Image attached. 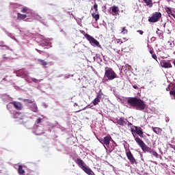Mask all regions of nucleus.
<instances>
[{"mask_svg":"<svg viewBox=\"0 0 175 175\" xmlns=\"http://www.w3.org/2000/svg\"><path fill=\"white\" fill-rule=\"evenodd\" d=\"M10 7L13 8L14 9H21V13H25L23 14L18 12L17 20H25V21L31 23V21H33L34 19H36L40 21L41 24H43V25L47 27V23L46 21L40 16L38 14H36L33 10L27 7L23 8V6L21 5L14 3H11Z\"/></svg>","mask_w":175,"mask_h":175,"instance_id":"nucleus-1","label":"nucleus"},{"mask_svg":"<svg viewBox=\"0 0 175 175\" xmlns=\"http://www.w3.org/2000/svg\"><path fill=\"white\" fill-rule=\"evenodd\" d=\"M131 132L135 139V141L138 144V146L142 148V151L144 152H148L149 154H151L152 157H154V158H160L161 159L162 157L161 155H159L158 153L154 150V149L148 147L142 139L139 137H144V133L143 132V129L142 127H138L137 126H133V128L131 129ZM136 135H138L139 137H136Z\"/></svg>","mask_w":175,"mask_h":175,"instance_id":"nucleus-2","label":"nucleus"},{"mask_svg":"<svg viewBox=\"0 0 175 175\" xmlns=\"http://www.w3.org/2000/svg\"><path fill=\"white\" fill-rule=\"evenodd\" d=\"M124 106L128 107V104L131 107H137L138 110H144L146 109V103L140 98L136 97H129L127 98L126 103L123 101Z\"/></svg>","mask_w":175,"mask_h":175,"instance_id":"nucleus-3","label":"nucleus"},{"mask_svg":"<svg viewBox=\"0 0 175 175\" xmlns=\"http://www.w3.org/2000/svg\"><path fill=\"white\" fill-rule=\"evenodd\" d=\"M114 79H117L116 72L113 70V68L106 67L103 81H111V80H114Z\"/></svg>","mask_w":175,"mask_h":175,"instance_id":"nucleus-4","label":"nucleus"},{"mask_svg":"<svg viewBox=\"0 0 175 175\" xmlns=\"http://www.w3.org/2000/svg\"><path fill=\"white\" fill-rule=\"evenodd\" d=\"M77 165H78L79 167L83 170L86 174L88 175H95V173L93 172L92 170H91L88 167H85V163H84V161L81 159H77L76 161Z\"/></svg>","mask_w":175,"mask_h":175,"instance_id":"nucleus-5","label":"nucleus"},{"mask_svg":"<svg viewBox=\"0 0 175 175\" xmlns=\"http://www.w3.org/2000/svg\"><path fill=\"white\" fill-rule=\"evenodd\" d=\"M85 38L89 41V43L93 47H98V49H102V46L99 44V41L96 40V39L94 38V37L91 36L88 33L85 34Z\"/></svg>","mask_w":175,"mask_h":175,"instance_id":"nucleus-6","label":"nucleus"},{"mask_svg":"<svg viewBox=\"0 0 175 175\" xmlns=\"http://www.w3.org/2000/svg\"><path fill=\"white\" fill-rule=\"evenodd\" d=\"M111 121L113 122V124L120 125V126H125V125L128 124V119L124 117L113 118V119H111Z\"/></svg>","mask_w":175,"mask_h":175,"instance_id":"nucleus-7","label":"nucleus"},{"mask_svg":"<svg viewBox=\"0 0 175 175\" xmlns=\"http://www.w3.org/2000/svg\"><path fill=\"white\" fill-rule=\"evenodd\" d=\"M16 73L18 77H21L22 79H25L27 83H31V81H29V78H28L29 75H28V71H27V70L21 69L19 70L16 71Z\"/></svg>","mask_w":175,"mask_h":175,"instance_id":"nucleus-8","label":"nucleus"},{"mask_svg":"<svg viewBox=\"0 0 175 175\" xmlns=\"http://www.w3.org/2000/svg\"><path fill=\"white\" fill-rule=\"evenodd\" d=\"M32 132L34 135H43L44 133V126L42 124H36L33 128Z\"/></svg>","mask_w":175,"mask_h":175,"instance_id":"nucleus-9","label":"nucleus"},{"mask_svg":"<svg viewBox=\"0 0 175 175\" xmlns=\"http://www.w3.org/2000/svg\"><path fill=\"white\" fill-rule=\"evenodd\" d=\"M162 14L161 12H156L152 14V16L148 18L149 23H158L159 20H161Z\"/></svg>","mask_w":175,"mask_h":175,"instance_id":"nucleus-10","label":"nucleus"},{"mask_svg":"<svg viewBox=\"0 0 175 175\" xmlns=\"http://www.w3.org/2000/svg\"><path fill=\"white\" fill-rule=\"evenodd\" d=\"M20 32V36L23 38V39H27L29 36H31V33L28 29L24 28H18V29Z\"/></svg>","mask_w":175,"mask_h":175,"instance_id":"nucleus-11","label":"nucleus"},{"mask_svg":"<svg viewBox=\"0 0 175 175\" xmlns=\"http://www.w3.org/2000/svg\"><path fill=\"white\" fill-rule=\"evenodd\" d=\"M99 142L101 144L103 145V147H105V146H109L110 145V142H111V137L110 135H107L102 139H99Z\"/></svg>","mask_w":175,"mask_h":175,"instance_id":"nucleus-12","label":"nucleus"},{"mask_svg":"<svg viewBox=\"0 0 175 175\" xmlns=\"http://www.w3.org/2000/svg\"><path fill=\"white\" fill-rule=\"evenodd\" d=\"M117 146V144L116 142H113L112 145H109L106 147V146L104 145V148L106 150V152L107 155H110L113 151L116 149V147Z\"/></svg>","mask_w":175,"mask_h":175,"instance_id":"nucleus-13","label":"nucleus"},{"mask_svg":"<svg viewBox=\"0 0 175 175\" xmlns=\"http://www.w3.org/2000/svg\"><path fill=\"white\" fill-rule=\"evenodd\" d=\"M160 65L161 68H164L165 69L172 68V64L170 63V62L166 60H161L160 62Z\"/></svg>","mask_w":175,"mask_h":175,"instance_id":"nucleus-14","label":"nucleus"},{"mask_svg":"<svg viewBox=\"0 0 175 175\" xmlns=\"http://www.w3.org/2000/svg\"><path fill=\"white\" fill-rule=\"evenodd\" d=\"M13 118L16 120V121H20V120H25V116H24V113L16 112L14 113Z\"/></svg>","mask_w":175,"mask_h":175,"instance_id":"nucleus-15","label":"nucleus"},{"mask_svg":"<svg viewBox=\"0 0 175 175\" xmlns=\"http://www.w3.org/2000/svg\"><path fill=\"white\" fill-rule=\"evenodd\" d=\"M126 155L131 163H136V159H135V157H133V154H132V152L131 151L127 152L126 153Z\"/></svg>","mask_w":175,"mask_h":175,"instance_id":"nucleus-16","label":"nucleus"},{"mask_svg":"<svg viewBox=\"0 0 175 175\" xmlns=\"http://www.w3.org/2000/svg\"><path fill=\"white\" fill-rule=\"evenodd\" d=\"M39 45L42 47H44V49H47V47H51V42L47 40H43L40 42Z\"/></svg>","mask_w":175,"mask_h":175,"instance_id":"nucleus-17","label":"nucleus"},{"mask_svg":"<svg viewBox=\"0 0 175 175\" xmlns=\"http://www.w3.org/2000/svg\"><path fill=\"white\" fill-rule=\"evenodd\" d=\"M12 106L16 110H21L23 109V104H21V103H20V102L13 101Z\"/></svg>","mask_w":175,"mask_h":175,"instance_id":"nucleus-18","label":"nucleus"},{"mask_svg":"<svg viewBox=\"0 0 175 175\" xmlns=\"http://www.w3.org/2000/svg\"><path fill=\"white\" fill-rule=\"evenodd\" d=\"M29 110L31 111H33V113H38V105H36V103H33V104H29L27 105Z\"/></svg>","mask_w":175,"mask_h":175,"instance_id":"nucleus-19","label":"nucleus"},{"mask_svg":"<svg viewBox=\"0 0 175 175\" xmlns=\"http://www.w3.org/2000/svg\"><path fill=\"white\" fill-rule=\"evenodd\" d=\"M111 9L112 11V16H117V14H118V12H120V8H118V7L113 5Z\"/></svg>","mask_w":175,"mask_h":175,"instance_id":"nucleus-20","label":"nucleus"},{"mask_svg":"<svg viewBox=\"0 0 175 175\" xmlns=\"http://www.w3.org/2000/svg\"><path fill=\"white\" fill-rule=\"evenodd\" d=\"M144 2L149 7L152 8L154 3H152V0H143Z\"/></svg>","mask_w":175,"mask_h":175,"instance_id":"nucleus-21","label":"nucleus"},{"mask_svg":"<svg viewBox=\"0 0 175 175\" xmlns=\"http://www.w3.org/2000/svg\"><path fill=\"white\" fill-rule=\"evenodd\" d=\"M18 174L24 175L25 174V171L23 169V165H19L18 168Z\"/></svg>","mask_w":175,"mask_h":175,"instance_id":"nucleus-22","label":"nucleus"},{"mask_svg":"<svg viewBox=\"0 0 175 175\" xmlns=\"http://www.w3.org/2000/svg\"><path fill=\"white\" fill-rule=\"evenodd\" d=\"M23 102H27V106H28V105H32V104L35 103V100H33V99H32V100H31V99H24Z\"/></svg>","mask_w":175,"mask_h":175,"instance_id":"nucleus-23","label":"nucleus"},{"mask_svg":"<svg viewBox=\"0 0 175 175\" xmlns=\"http://www.w3.org/2000/svg\"><path fill=\"white\" fill-rule=\"evenodd\" d=\"M92 16L93 18L95 19V21H98V20H99V14L92 13Z\"/></svg>","mask_w":175,"mask_h":175,"instance_id":"nucleus-24","label":"nucleus"},{"mask_svg":"<svg viewBox=\"0 0 175 175\" xmlns=\"http://www.w3.org/2000/svg\"><path fill=\"white\" fill-rule=\"evenodd\" d=\"M103 96V93H102V90H100L98 94H97V96H96V98L97 99H99L100 100V99H102V96Z\"/></svg>","mask_w":175,"mask_h":175,"instance_id":"nucleus-25","label":"nucleus"},{"mask_svg":"<svg viewBox=\"0 0 175 175\" xmlns=\"http://www.w3.org/2000/svg\"><path fill=\"white\" fill-rule=\"evenodd\" d=\"M38 62H40L42 65V66H46V65H47V62L43 59H38Z\"/></svg>","mask_w":175,"mask_h":175,"instance_id":"nucleus-26","label":"nucleus"},{"mask_svg":"<svg viewBox=\"0 0 175 175\" xmlns=\"http://www.w3.org/2000/svg\"><path fill=\"white\" fill-rule=\"evenodd\" d=\"M99 102H100V100L96 97V98L92 101V103L94 106H96V105H98Z\"/></svg>","mask_w":175,"mask_h":175,"instance_id":"nucleus-27","label":"nucleus"},{"mask_svg":"<svg viewBox=\"0 0 175 175\" xmlns=\"http://www.w3.org/2000/svg\"><path fill=\"white\" fill-rule=\"evenodd\" d=\"M7 35H8V36H9V38H10L11 39H13L14 40L17 42V39H16V37H14V35L13 33H7Z\"/></svg>","mask_w":175,"mask_h":175,"instance_id":"nucleus-28","label":"nucleus"},{"mask_svg":"<svg viewBox=\"0 0 175 175\" xmlns=\"http://www.w3.org/2000/svg\"><path fill=\"white\" fill-rule=\"evenodd\" d=\"M2 99L3 100H4V102H7L8 100H9V99H10V97H9V96L4 94V96H2Z\"/></svg>","mask_w":175,"mask_h":175,"instance_id":"nucleus-29","label":"nucleus"},{"mask_svg":"<svg viewBox=\"0 0 175 175\" xmlns=\"http://www.w3.org/2000/svg\"><path fill=\"white\" fill-rule=\"evenodd\" d=\"M152 131L154 132V133H157L158 135V133H159V132L161 131V129H159L158 127H153Z\"/></svg>","mask_w":175,"mask_h":175,"instance_id":"nucleus-30","label":"nucleus"},{"mask_svg":"<svg viewBox=\"0 0 175 175\" xmlns=\"http://www.w3.org/2000/svg\"><path fill=\"white\" fill-rule=\"evenodd\" d=\"M121 33H122V35H125L126 33H128V30L126 29V27H122Z\"/></svg>","mask_w":175,"mask_h":175,"instance_id":"nucleus-31","label":"nucleus"},{"mask_svg":"<svg viewBox=\"0 0 175 175\" xmlns=\"http://www.w3.org/2000/svg\"><path fill=\"white\" fill-rule=\"evenodd\" d=\"M156 33L160 39H163V33L158 32V31H157Z\"/></svg>","mask_w":175,"mask_h":175,"instance_id":"nucleus-32","label":"nucleus"},{"mask_svg":"<svg viewBox=\"0 0 175 175\" xmlns=\"http://www.w3.org/2000/svg\"><path fill=\"white\" fill-rule=\"evenodd\" d=\"M1 47H5L6 48L7 50H10V51H13V49H10V47H9L7 45H0Z\"/></svg>","mask_w":175,"mask_h":175,"instance_id":"nucleus-33","label":"nucleus"},{"mask_svg":"<svg viewBox=\"0 0 175 175\" xmlns=\"http://www.w3.org/2000/svg\"><path fill=\"white\" fill-rule=\"evenodd\" d=\"M116 42H117L118 44H122V43H124V42L122 40H121V39L116 40Z\"/></svg>","mask_w":175,"mask_h":175,"instance_id":"nucleus-34","label":"nucleus"},{"mask_svg":"<svg viewBox=\"0 0 175 175\" xmlns=\"http://www.w3.org/2000/svg\"><path fill=\"white\" fill-rule=\"evenodd\" d=\"M31 81L36 83H39V79H36V78H31Z\"/></svg>","mask_w":175,"mask_h":175,"instance_id":"nucleus-35","label":"nucleus"},{"mask_svg":"<svg viewBox=\"0 0 175 175\" xmlns=\"http://www.w3.org/2000/svg\"><path fill=\"white\" fill-rule=\"evenodd\" d=\"M88 107H90V105H87L86 107H85L84 108H83L82 109H80L79 111H77V113H80V111H81V110H85V109H88Z\"/></svg>","mask_w":175,"mask_h":175,"instance_id":"nucleus-36","label":"nucleus"},{"mask_svg":"<svg viewBox=\"0 0 175 175\" xmlns=\"http://www.w3.org/2000/svg\"><path fill=\"white\" fill-rule=\"evenodd\" d=\"M171 10H172V8H170V7L165 8V12H166L167 13H169V12H170Z\"/></svg>","mask_w":175,"mask_h":175,"instance_id":"nucleus-37","label":"nucleus"},{"mask_svg":"<svg viewBox=\"0 0 175 175\" xmlns=\"http://www.w3.org/2000/svg\"><path fill=\"white\" fill-rule=\"evenodd\" d=\"M152 58H153V59H155V61H158L156 54L152 55Z\"/></svg>","mask_w":175,"mask_h":175,"instance_id":"nucleus-38","label":"nucleus"},{"mask_svg":"<svg viewBox=\"0 0 175 175\" xmlns=\"http://www.w3.org/2000/svg\"><path fill=\"white\" fill-rule=\"evenodd\" d=\"M94 9L95 10L96 12H98V4L94 3Z\"/></svg>","mask_w":175,"mask_h":175,"instance_id":"nucleus-39","label":"nucleus"},{"mask_svg":"<svg viewBox=\"0 0 175 175\" xmlns=\"http://www.w3.org/2000/svg\"><path fill=\"white\" fill-rule=\"evenodd\" d=\"M170 95H174V99H175V90H171L170 92Z\"/></svg>","mask_w":175,"mask_h":175,"instance_id":"nucleus-40","label":"nucleus"},{"mask_svg":"<svg viewBox=\"0 0 175 175\" xmlns=\"http://www.w3.org/2000/svg\"><path fill=\"white\" fill-rule=\"evenodd\" d=\"M12 105H13L12 103H9V104L7 105V109H8V110H10V106H12Z\"/></svg>","mask_w":175,"mask_h":175,"instance_id":"nucleus-41","label":"nucleus"},{"mask_svg":"<svg viewBox=\"0 0 175 175\" xmlns=\"http://www.w3.org/2000/svg\"><path fill=\"white\" fill-rule=\"evenodd\" d=\"M40 122H42V118H39L36 120V124H40Z\"/></svg>","mask_w":175,"mask_h":175,"instance_id":"nucleus-42","label":"nucleus"},{"mask_svg":"<svg viewBox=\"0 0 175 175\" xmlns=\"http://www.w3.org/2000/svg\"><path fill=\"white\" fill-rule=\"evenodd\" d=\"M137 32L138 33H139V35H143V33H144V31H142V30H137Z\"/></svg>","mask_w":175,"mask_h":175,"instance_id":"nucleus-43","label":"nucleus"},{"mask_svg":"<svg viewBox=\"0 0 175 175\" xmlns=\"http://www.w3.org/2000/svg\"><path fill=\"white\" fill-rule=\"evenodd\" d=\"M150 40H151V42H155V41L157 40V38H155V37H152V38H150Z\"/></svg>","mask_w":175,"mask_h":175,"instance_id":"nucleus-44","label":"nucleus"},{"mask_svg":"<svg viewBox=\"0 0 175 175\" xmlns=\"http://www.w3.org/2000/svg\"><path fill=\"white\" fill-rule=\"evenodd\" d=\"M60 32H62V33L64 35V36H66V32L64 31V29L60 30Z\"/></svg>","mask_w":175,"mask_h":175,"instance_id":"nucleus-45","label":"nucleus"},{"mask_svg":"<svg viewBox=\"0 0 175 175\" xmlns=\"http://www.w3.org/2000/svg\"><path fill=\"white\" fill-rule=\"evenodd\" d=\"M133 88H134V90H138L139 89V87H137V85H133Z\"/></svg>","mask_w":175,"mask_h":175,"instance_id":"nucleus-46","label":"nucleus"},{"mask_svg":"<svg viewBox=\"0 0 175 175\" xmlns=\"http://www.w3.org/2000/svg\"><path fill=\"white\" fill-rule=\"evenodd\" d=\"M128 126H132V123L129 122V121L127 122Z\"/></svg>","mask_w":175,"mask_h":175,"instance_id":"nucleus-47","label":"nucleus"},{"mask_svg":"<svg viewBox=\"0 0 175 175\" xmlns=\"http://www.w3.org/2000/svg\"><path fill=\"white\" fill-rule=\"evenodd\" d=\"M149 53H150V54H151L152 55L154 54V51L152 49L150 50Z\"/></svg>","mask_w":175,"mask_h":175,"instance_id":"nucleus-48","label":"nucleus"},{"mask_svg":"<svg viewBox=\"0 0 175 175\" xmlns=\"http://www.w3.org/2000/svg\"><path fill=\"white\" fill-rule=\"evenodd\" d=\"M167 14H168V16H170V15L172 16V14H173V12L171 10L169 12H167Z\"/></svg>","mask_w":175,"mask_h":175,"instance_id":"nucleus-49","label":"nucleus"},{"mask_svg":"<svg viewBox=\"0 0 175 175\" xmlns=\"http://www.w3.org/2000/svg\"><path fill=\"white\" fill-rule=\"evenodd\" d=\"M36 51H38V53H39L40 54H42V51L38 49H36Z\"/></svg>","mask_w":175,"mask_h":175,"instance_id":"nucleus-50","label":"nucleus"},{"mask_svg":"<svg viewBox=\"0 0 175 175\" xmlns=\"http://www.w3.org/2000/svg\"><path fill=\"white\" fill-rule=\"evenodd\" d=\"M49 126H51V128H53L54 126V124L49 123Z\"/></svg>","mask_w":175,"mask_h":175,"instance_id":"nucleus-51","label":"nucleus"},{"mask_svg":"<svg viewBox=\"0 0 175 175\" xmlns=\"http://www.w3.org/2000/svg\"><path fill=\"white\" fill-rule=\"evenodd\" d=\"M97 59H98V61H100V62H102V59H100V57H97Z\"/></svg>","mask_w":175,"mask_h":175,"instance_id":"nucleus-52","label":"nucleus"},{"mask_svg":"<svg viewBox=\"0 0 175 175\" xmlns=\"http://www.w3.org/2000/svg\"><path fill=\"white\" fill-rule=\"evenodd\" d=\"M76 106H79V105H78L77 103H75L74 104V107H76Z\"/></svg>","mask_w":175,"mask_h":175,"instance_id":"nucleus-53","label":"nucleus"},{"mask_svg":"<svg viewBox=\"0 0 175 175\" xmlns=\"http://www.w3.org/2000/svg\"><path fill=\"white\" fill-rule=\"evenodd\" d=\"M41 81H43V79H38V83H40Z\"/></svg>","mask_w":175,"mask_h":175,"instance_id":"nucleus-54","label":"nucleus"},{"mask_svg":"<svg viewBox=\"0 0 175 175\" xmlns=\"http://www.w3.org/2000/svg\"><path fill=\"white\" fill-rule=\"evenodd\" d=\"M165 27H166V23H164L163 28H165Z\"/></svg>","mask_w":175,"mask_h":175,"instance_id":"nucleus-55","label":"nucleus"},{"mask_svg":"<svg viewBox=\"0 0 175 175\" xmlns=\"http://www.w3.org/2000/svg\"><path fill=\"white\" fill-rule=\"evenodd\" d=\"M147 47L150 49V44H148Z\"/></svg>","mask_w":175,"mask_h":175,"instance_id":"nucleus-56","label":"nucleus"},{"mask_svg":"<svg viewBox=\"0 0 175 175\" xmlns=\"http://www.w3.org/2000/svg\"><path fill=\"white\" fill-rule=\"evenodd\" d=\"M69 77H70V75H68L66 79H69Z\"/></svg>","mask_w":175,"mask_h":175,"instance_id":"nucleus-57","label":"nucleus"},{"mask_svg":"<svg viewBox=\"0 0 175 175\" xmlns=\"http://www.w3.org/2000/svg\"><path fill=\"white\" fill-rule=\"evenodd\" d=\"M93 59H94V61H95V59H96L95 57H93Z\"/></svg>","mask_w":175,"mask_h":175,"instance_id":"nucleus-58","label":"nucleus"},{"mask_svg":"<svg viewBox=\"0 0 175 175\" xmlns=\"http://www.w3.org/2000/svg\"><path fill=\"white\" fill-rule=\"evenodd\" d=\"M167 122L169 121V120L168 119H166V120H165Z\"/></svg>","mask_w":175,"mask_h":175,"instance_id":"nucleus-59","label":"nucleus"},{"mask_svg":"<svg viewBox=\"0 0 175 175\" xmlns=\"http://www.w3.org/2000/svg\"><path fill=\"white\" fill-rule=\"evenodd\" d=\"M124 39V40H126V38H123Z\"/></svg>","mask_w":175,"mask_h":175,"instance_id":"nucleus-60","label":"nucleus"},{"mask_svg":"<svg viewBox=\"0 0 175 175\" xmlns=\"http://www.w3.org/2000/svg\"><path fill=\"white\" fill-rule=\"evenodd\" d=\"M158 31H159V29L157 28V32H158Z\"/></svg>","mask_w":175,"mask_h":175,"instance_id":"nucleus-61","label":"nucleus"}]
</instances>
